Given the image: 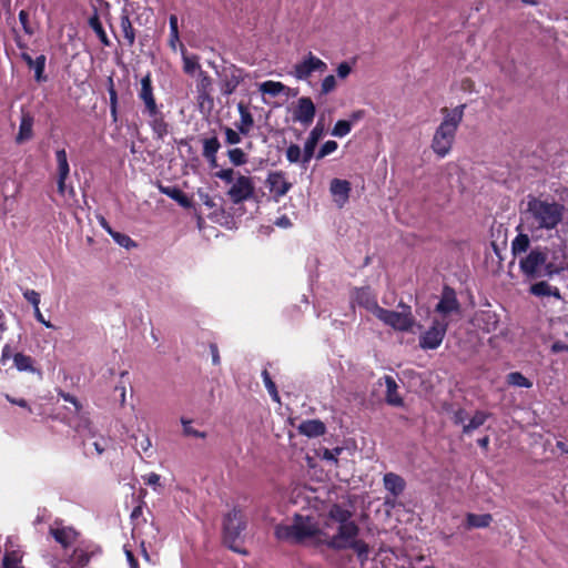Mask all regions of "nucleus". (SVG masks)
Returning a JSON list of instances; mask_svg holds the SVG:
<instances>
[{
  "mask_svg": "<svg viewBox=\"0 0 568 568\" xmlns=\"http://www.w3.org/2000/svg\"><path fill=\"white\" fill-rule=\"evenodd\" d=\"M196 84L197 106L201 113L209 120L213 112L212 80L206 72L200 71Z\"/></svg>",
  "mask_w": 568,
  "mask_h": 568,
  "instance_id": "7",
  "label": "nucleus"
},
{
  "mask_svg": "<svg viewBox=\"0 0 568 568\" xmlns=\"http://www.w3.org/2000/svg\"><path fill=\"white\" fill-rule=\"evenodd\" d=\"M144 480L146 485L155 487L160 485V475H158L156 473H150L144 477Z\"/></svg>",
  "mask_w": 568,
  "mask_h": 568,
  "instance_id": "63",
  "label": "nucleus"
},
{
  "mask_svg": "<svg viewBox=\"0 0 568 568\" xmlns=\"http://www.w3.org/2000/svg\"><path fill=\"white\" fill-rule=\"evenodd\" d=\"M45 61L47 58L44 54H40L34 59V63L31 69H34V79L37 82L47 81V77L43 74L45 69Z\"/></svg>",
  "mask_w": 568,
  "mask_h": 568,
  "instance_id": "41",
  "label": "nucleus"
},
{
  "mask_svg": "<svg viewBox=\"0 0 568 568\" xmlns=\"http://www.w3.org/2000/svg\"><path fill=\"white\" fill-rule=\"evenodd\" d=\"M144 114L149 116V125L153 132V136L156 141H163L170 132V124L165 120L163 112L159 106H154L153 110H144Z\"/></svg>",
  "mask_w": 568,
  "mask_h": 568,
  "instance_id": "11",
  "label": "nucleus"
},
{
  "mask_svg": "<svg viewBox=\"0 0 568 568\" xmlns=\"http://www.w3.org/2000/svg\"><path fill=\"white\" fill-rule=\"evenodd\" d=\"M184 62V72L187 74H194V72L200 69L199 59L196 55H184L183 57Z\"/></svg>",
  "mask_w": 568,
  "mask_h": 568,
  "instance_id": "46",
  "label": "nucleus"
},
{
  "mask_svg": "<svg viewBox=\"0 0 568 568\" xmlns=\"http://www.w3.org/2000/svg\"><path fill=\"white\" fill-rule=\"evenodd\" d=\"M59 396H60L63 400H65V402H68V403H71V404L74 406V408H75V412H77V413H80V412H81V409H82V404L78 400V398H77L75 396H73V395H72V394H70V393H65V392H60V393H59Z\"/></svg>",
  "mask_w": 568,
  "mask_h": 568,
  "instance_id": "57",
  "label": "nucleus"
},
{
  "mask_svg": "<svg viewBox=\"0 0 568 568\" xmlns=\"http://www.w3.org/2000/svg\"><path fill=\"white\" fill-rule=\"evenodd\" d=\"M121 31L128 47H132L135 42V31L130 20V16L126 10L122 11L120 17Z\"/></svg>",
  "mask_w": 568,
  "mask_h": 568,
  "instance_id": "26",
  "label": "nucleus"
},
{
  "mask_svg": "<svg viewBox=\"0 0 568 568\" xmlns=\"http://www.w3.org/2000/svg\"><path fill=\"white\" fill-rule=\"evenodd\" d=\"M266 185L270 192L274 194L275 200L284 196L292 187V183L286 181L284 173L281 171L271 172L267 175Z\"/></svg>",
  "mask_w": 568,
  "mask_h": 568,
  "instance_id": "13",
  "label": "nucleus"
},
{
  "mask_svg": "<svg viewBox=\"0 0 568 568\" xmlns=\"http://www.w3.org/2000/svg\"><path fill=\"white\" fill-rule=\"evenodd\" d=\"M69 176H62V175H58V181H57V184H58V193L61 194L62 196H64L67 193L74 197L75 196V191L72 186H70L69 189L67 187V184H65V181Z\"/></svg>",
  "mask_w": 568,
  "mask_h": 568,
  "instance_id": "51",
  "label": "nucleus"
},
{
  "mask_svg": "<svg viewBox=\"0 0 568 568\" xmlns=\"http://www.w3.org/2000/svg\"><path fill=\"white\" fill-rule=\"evenodd\" d=\"M342 450H343V448H341V447H336L333 450L325 448L323 450L322 458L325 460H331V462L337 463V455L341 454Z\"/></svg>",
  "mask_w": 568,
  "mask_h": 568,
  "instance_id": "58",
  "label": "nucleus"
},
{
  "mask_svg": "<svg viewBox=\"0 0 568 568\" xmlns=\"http://www.w3.org/2000/svg\"><path fill=\"white\" fill-rule=\"evenodd\" d=\"M91 557L92 552L82 547H77L68 558L67 564L69 568H84L89 565Z\"/></svg>",
  "mask_w": 568,
  "mask_h": 568,
  "instance_id": "22",
  "label": "nucleus"
},
{
  "mask_svg": "<svg viewBox=\"0 0 568 568\" xmlns=\"http://www.w3.org/2000/svg\"><path fill=\"white\" fill-rule=\"evenodd\" d=\"M352 71L351 65L347 62H342L337 67V75L341 79H345Z\"/></svg>",
  "mask_w": 568,
  "mask_h": 568,
  "instance_id": "61",
  "label": "nucleus"
},
{
  "mask_svg": "<svg viewBox=\"0 0 568 568\" xmlns=\"http://www.w3.org/2000/svg\"><path fill=\"white\" fill-rule=\"evenodd\" d=\"M227 155L230 161L236 166L245 164L247 160L246 154L239 148L229 150Z\"/></svg>",
  "mask_w": 568,
  "mask_h": 568,
  "instance_id": "44",
  "label": "nucleus"
},
{
  "mask_svg": "<svg viewBox=\"0 0 568 568\" xmlns=\"http://www.w3.org/2000/svg\"><path fill=\"white\" fill-rule=\"evenodd\" d=\"M286 158L291 163H296L301 159L303 160L301 148L297 144H291L286 150Z\"/></svg>",
  "mask_w": 568,
  "mask_h": 568,
  "instance_id": "48",
  "label": "nucleus"
},
{
  "mask_svg": "<svg viewBox=\"0 0 568 568\" xmlns=\"http://www.w3.org/2000/svg\"><path fill=\"white\" fill-rule=\"evenodd\" d=\"M477 321L479 323V326L488 333L495 332L499 326L498 315L490 310L483 311L477 317Z\"/></svg>",
  "mask_w": 568,
  "mask_h": 568,
  "instance_id": "24",
  "label": "nucleus"
},
{
  "mask_svg": "<svg viewBox=\"0 0 568 568\" xmlns=\"http://www.w3.org/2000/svg\"><path fill=\"white\" fill-rule=\"evenodd\" d=\"M316 113V108L311 98L303 97L297 101V108L294 111L293 119L303 124L312 123Z\"/></svg>",
  "mask_w": 568,
  "mask_h": 568,
  "instance_id": "14",
  "label": "nucleus"
},
{
  "mask_svg": "<svg viewBox=\"0 0 568 568\" xmlns=\"http://www.w3.org/2000/svg\"><path fill=\"white\" fill-rule=\"evenodd\" d=\"M55 160H57V170L58 175L69 176L70 174V165L68 162L67 151L64 149H60L55 151Z\"/></svg>",
  "mask_w": 568,
  "mask_h": 568,
  "instance_id": "37",
  "label": "nucleus"
},
{
  "mask_svg": "<svg viewBox=\"0 0 568 568\" xmlns=\"http://www.w3.org/2000/svg\"><path fill=\"white\" fill-rule=\"evenodd\" d=\"M386 384V402L392 406H402L403 398L397 392V383L392 376H385Z\"/></svg>",
  "mask_w": 568,
  "mask_h": 568,
  "instance_id": "29",
  "label": "nucleus"
},
{
  "mask_svg": "<svg viewBox=\"0 0 568 568\" xmlns=\"http://www.w3.org/2000/svg\"><path fill=\"white\" fill-rule=\"evenodd\" d=\"M352 128L351 121L338 120L333 128L332 134L337 138L345 136L349 133Z\"/></svg>",
  "mask_w": 568,
  "mask_h": 568,
  "instance_id": "43",
  "label": "nucleus"
},
{
  "mask_svg": "<svg viewBox=\"0 0 568 568\" xmlns=\"http://www.w3.org/2000/svg\"><path fill=\"white\" fill-rule=\"evenodd\" d=\"M226 142L229 144H237L241 142L240 131L236 132L231 128H225Z\"/></svg>",
  "mask_w": 568,
  "mask_h": 568,
  "instance_id": "59",
  "label": "nucleus"
},
{
  "mask_svg": "<svg viewBox=\"0 0 568 568\" xmlns=\"http://www.w3.org/2000/svg\"><path fill=\"white\" fill-rule=\"evenodd\" d=\"M159 190L162 194L178 202L182 207L189 209L192 205L191 199L176 185H160Z\"/></svg>",
  "mask_w": 568,
  "mask_h": 568,
  "instance_id": "20",
  "label": "nucleus"
},
{
  "mask_svg": "<svg viewBox=\"0 0 568 568\" xmlns=\"http://www.w3.org/2000/svg\"><path fill=\"white\" fill-rule=\"evenodd\" d=\"M465 108L466 104H460L453 110H449L448 108H443L440 110L444 119L436 129L432 140V150L438 156L444 158L449 153L457 129L463 121Z\"/></svg>",
  "mask_w": 568,
  "mask_h": 568,
  "instance_id": "2",
  "label": "nucleus"
},
{
  "mask_svg": "<svg viewBox=\"0 0 568 568\" xmlns=\"http://www.w3.org/2000/svg\"><path fill=\"white\" fill-rule=\"evenodd\" d=\"M234 171L232 169L227 170H221L215 173V176H219L220 179L226 181L227 183H231L233 181Z\"/></svg>",
  "mask_w": 568,
  "mask_h": 568,
  "instance_id": "62",
  "label": "nucleus"
},
{
  "mask_svg": "<svg viewBox=\"0 0 568 568\" xmlns=\"http://www.w3.org/2000/svg\"><path fill=\"white\" fill-rule=\"evenodd\" d=\"M239 111L241 114V122L237 125V130L240 131V133L246 135L251 131V129L254 124V120H253L252 114L248 112L247 108L244 105L243 102L239 103Z\"/></svg>",
  "mask_w": 568,
  "mask_h": 568,
  "instance_id": "32",
  "label": "nucleus"
},
{
  "mask_svg": "<svg viewBox=\"0 0 568 568\" xmlns=\"http://www.w3.org/2000/svg\"><path fill=\"white\" fill-rule=\"evenodd\" d=\"M493 521V516L490 514H467L466 516V523L465 527L466 529H473V528H486L488 527Z\"/></svg>",
  "mask_w": 568,
  "mask_h": 568,
  "instance_id": "28",
  "label": "nucleus"
},
{
  "mask_svg": "<svg viewBox=\"0 0 568 568\" xmlns=\"http://www.w3.org/2000/svg\"><path fill=\"white\" fill-rule=\"evenodd\" d=\"M139 99L143 101L144 103V110H153L154 106H158L154 93H153V87H152V79L151 74L148 73L141 79V89L139 91Z\"/></svg>",
  "mask_w": 568,
  "mask_h": 568,
  "instance_id": "17",
  "label": "nucleus"
},
{
  "mask_svg": "<svg viewBox=\"0 0 568 568\" xmlns=\"http://www.w3.org/2000/svg\"><path fill=\"white\" fill-rule=\"evenodd\" d=\"M203 154L210 164L213 165V136L204 140Z\"/></svg>",
  "mask_w": 568,
  "mask_h": 568,
  "instance_id": "56",
  "label": "nucleus"
},
{
  "mask_svg": "<svg viewBox=\"0 0 568 568\" xmlns=\"http://www.w3.org/2000/svg\"><path fill=\"white\" fill-rule=\"evenodd\" d=\"M300 432L308 437H316L325 434V424L318 419H312L303 422L300 427Z\"/></svg>",
  "mask_w": 568,
  "mask_h": 568,
  "instance_id": "27",
  "label": "nucleus"
},
{
  "mask_svg": "<svg viewBox=\"0 0 568 568\" xmlns=\"http://www.w3.org/2000/svg\"><path fill=\"white\" fill-rule=\"evenodd\" d=\"M376 317L384 324L393 327L396 331L408 332L415 325L412 312L405 307V311L395 312L385 308L377 310Z\"/></svg>",
  "mask_w": 568,
  "mask_h": 568,
  "instance_id": "6",
  "label": "nucleus"
},
{
  "mask_svg": "<svg viewBox=\"0 0 568 568\" xmlns=\"http://www.w3.org/2000/svg\"><path fill=\"white\" fill-rule=\"evenodd\" d=\"M329 190L335 202L342 207L349 197L351 183L346 180L333 179Z\"/></svg>",
  "mask_w": 568,
  "mask_h": 568,
  "instance_id": "18",
  "label": "nucleus"
},
{
  "mask_svg": "<svg viewBox=\"0 0 568 568\" xmlns=\"http://www.w3.org/2000/svg\"><path fill=\"white\" fill-rule=\"evenodd\" d=\"M521 272L529 278L551 277L561 268L548 261V250L536 247L519 261Z\"/></svg>",
  "mask_w": 568,
  "mask_h": 568,
  "instance_id": "5",
  "label": "nucleus"
},
{
  "mask_svg": "<svg viewBox=\"0 0 568 568\" xmlns=\"http://www.w3.org/2000/svg\"><path fill=\"white\" fill-rule=\"evenodd\" d=\"M326 69V63L310 52L302 62L294 65L293 74L298 80H306L313 72H324Z\"/></svg>",
  "mask_w": 568,
  "mask_h": 568,
  "instance_id": "10",
  "label": "nucleus"
},
{
  "mask_svg": "<svg viewBox=\"0 0 568 568\" xmlns=\"http://www.w3.org/2000/svg\"><path fill=\"white\" fill-rule=\"evenodd\" d=\"M49 534L64 549L73 545L79 536L78 531L72 527H50Z\"/></svg>",
  "mask_w": 568,
  "mask_h": 568,
  "instance_id": "16",
  "label": "nucleus"
},
{
  "mask_svg": "<svg viewBox=\"0 0 568 568\" xmlns=\"http://www.w3.org/2000/svg\"><path fill=\"white\" fill-rule=\"evenodd\" d=\"M355 301L358 305L365 307L367 311L373 313L375 316L377 315V310L382 307L378 306L375 297L372 295L369 288H359L356 290Z\"/></svg>",
  "mask_w": 568,
  "mask_h": 568,
  "instance_id": "21",
  "label": "nucleus"
},
{
  "mask_svg": "<svg viewBox=\"0 0 568 568\" xmlns=\"http://www.w3.org/2000/svg\"><path fill=\"white\" fill-rule=\"evenodd\" d=\"M336 88V79L334 75L329 74L325 77L321 84V94L325 95L329 92L334 91Z\"/></svg>",
  "mask_w": 568,
  "mask_h": 568,
  "instance_id": "50",
  "label": "nucleus"
},
{
  "mask_svg": "<svg viewBox=\"0 0 568 568\" xmlns=\"http://www.w3.org/2000/svg\"><path fill=\"white\" fill-rule=\"evenodd\" d=\"M260 91L263 94H270L272 97H275L284 91H290V89L281 82L266 81L260 85Z\"/></svg>",
  "mask_w": 568,
  "mask_h": 568,
  "instance_id": "36",
  "label": "nucleus"
},
{
  "mask_svg": "<svg viewBox=\"0 0 568 568\" xmlns=\"http://www.w3.org/2000/svg\"><path fill=\"white\" fill-rule=\"evenodd\" d=\"M13 364L20 372H34L32 357L23 353L13 354Z\"/></svg>",
  "mask_w": 568,
  "mask_h": 568,
  "instance_id": "34",
  "label": "nucleus"
},
{
  "mask_svg": "<svg viewBox=\"0 0 568 568\" xmlns=\"http://www.w3.org/2000/svg\"><path fill=\"white\" fill-rule=\"evenodd\" d=\"M22 556L18 550L6 551L1 568H24L21 565Z\"/></svg>",
  "mask_w": 568,
  "mask_h": 568,
  "instance_id": "35",
  "label": "nucleus"
},
{
  "mask_svg": "<svg viewBox=\"0 0 568 568\" xmlns=\"http://www.w3.org/2000/svg\"><path fill=\"white\" fill-rule=\"evenodd\" d=\"M529 292L535 296H554L556 298H561L559 290L557 287H551L544 281L532 284Z\"/></svg>",
  "mask_w": 568,
  "mask_h": 568,
  "instance_id": "30",
  "label": "nucleus"
},
{
  "mask_svg": "<svg viewBox=\"0 0 568 568\" xmlns=\"http://www.w3.org/2000/svg\"><path fill=\"white\" fill-rule=\"evenodd\" d=\"M247 527V519L239 508H233L222 519V542L234 552L247 556L248 551L243 547Z\"/></svg>",
  "mask_w": 568,
  "mask_h": 568,
  "instance_id": "3",
  "label": "nucleus"
},
{
  "mask_svg": "<svg viewBox=\"0 0 568 568\" xmlns=\"http://www.w3.org/2000/svg\"><path fill=\"white\" fill-rule=\"evenodd\" d=\"M33 118L30 114H23L21 118L19 132L16 138L17 143H23L33 136Z\"/></svg>",
  "mask_w": 568,
  "mask_h": 568,
  "instance_id": "25",
  "label": "nucleus"
},
{
  "mask_svg": "<svg viewBox=\"0 0 568 568\" xmlns=\"http://www.w3.org/2000/svg\"><path fill=\"white\" fill-rule=\"evenodd\" d=\"M488 415L481 410H477L474 416L468 417L467 423L464 424L463 434H470L479 428L486 422Z\"/></svg>",
  "mask_w": 568,
  "mask_h": 568,
  "instance_id": "33",
  "label": "nucleus"
},
{
  "mask_svg": "<svg viewBox=\"0 0 568 568\" xmlns=\"http://www.w3.org/2000/svg\"><path fill=\"white\" fill-rule=\"evenodd\" d=\"M435 310H436V312H438L443 315H448L452 312L459 310V303L456 298V293L452 287H449V286L444 287L440 301L436 305Z\"/></svg>",
  "mask_w": 568,
  "mask_h": 568,
  "instance_id": "15",
  "label": "nucleus"
},
{
  "mask_svg": "<svg viewBox=\"0 0 568 568\" xmlns=\"http://www.w3.org/2000/svg\"><path fill=\"white\" fill-rule=\"evenodd\" d=\"M108 93L110 98V114L115 123L118 121V92L112 78H109Z\"/></svg>",
  "mask_w": 568,
  "mask_h": 568,
  "instance_id": "38",
  "label": "nucleus"
},
{
  "mask_svg": "<svg viewBox=\"0 0 568 568\" xmlns=\"http://www.w3.org/2000/svg\"><path fill=\"white\" fill-rule=\"evenodd\" d=\"M88 23L90 28L95 32L97 37L101 41V43L105 47H109L111 44L104 29L102 26V22L100 20V17L98 12H94L88 20Z\"/></svg>",
  "mask_w": 568,
  "mask_h": 568,
  "instance_id": "31",
  "label": "nucleus"
},
{
  "mask_svg": "<svg viewBox=\"0 0 568 568\" xmlns=\"http://www.w3.org/2000/svg\"><path fill=\"white\" fill-rule=\"evenodd\" d=\"M452 420L455 425H462L464 427V424L467 423L468 415L465 409L458 408L456 410L452 412Z\"/></svg>",
  "mask_w": 568,
  "mask_h": 568,
  "instance_id": "54",
  "label": "nucleus"
},
{
  "mask_svg": "<svg viewBox=\"0 0 568 568\" xmlns=\"http://www.w3.org/2000/svg\"><path fill=\"white\" fill-rule=\"evenodd\" d=\"M181 423L183 425V434L184 436H194V437H200V438H205L206 437V434L204 432H200V430H196L192 427V420L190 419H185V418H181Z\"/></svg>",
  "mask_w": 568,
  "mask_h": 568,
  "instance_id": "47",
  "label": "nucleus"
},
{
  "mask_svg": "<svg viewBox=\"0 0 568 568\" xmlns=\"http://www.w3.org/2000/svg\"><path fill=\"white\" fill-rule=\"evenodd\" d=\"M324 132V126L322 124H317L310 133V136L307 138L305 144H304V151H303V163L310 162V160L314 155V151L316 149V145L322 138Z\"/></svg>",
  "mask_w": 568,
  "mask_h": 568,
  "instance_id": "19",
  "label": "nucleus"
},
{
  "mask_svg": "<svg viewBox=\"0 0 568 568\" xmlns=\"http://www.w3.org/2000/svg\"><path fill=\"white\" fill-rule=\"evenodd\" d=\"M564 205L556 202H546L530 197L527 203V213L538 229H555L562 220Z\"/></svg>",
  "mask_w": 568,
  "mask_h": 568,
  "instance_id": "4",
  "label": "nucleus"
},
{
  "mask_svg": "<svg viewBox=\"0 0 568 568\" xmlns=\"http://www.w3.org/2000/svg\"><path fill=\"white\" fill-rule=\"evenodd\" d=\"M405 485V480L397 474L387 473L384 476V486L394 497L404 491Z\"/></svg>",
  "mask_w": 568,
  "mask_h": 568,
  "instance_id": "23",
  "label": "nucleus"
},
{
  "mask_svg": "<svg viewBox=\"0 0 568 568\" xmlns=\"http://www.w3.org/2000/svg\"><path fill=\"white\" fill-rule=\"evenodd\" d=\"M448 323L445 321L434 320L432 326L419 336V346L423 349H436L442 344Z\"/></svg>",
  "mask_w": 568,
  "mask_h": 568,
  "instance_id": "8",
  "label": "nucleus"
},
{
  "mask_svg": "<svg viewBox=\"0 0 568 568\" xmlns=\"http://www.w3.org/2000/svg\"><path fill=\"white\" fill-rule=\"evenodd\" d=\"M169 22H170L169 45L175 51L176 44L180 42L178 17L175 14H171L169 18Z\"/></svg>",
  "mask_w": 568,
  "mask_h": 568,
  "instance_id": "40",
  "label": "nucleus"
},
{
  "mask_svg": "<svg viewBox=\"0 0 568 568\" xmlns=\"http://www.w3.org/2000/svg\"><path fill=\"white\" fill-rule=\"evenodd\" d=\"M254 186L250 178L240 175L230 187L227 194L233 203L237 204L253 195Z\"/></svg>",
  "mask_w": 568,
  "mask_h": 568,
  "instance_id": "12",
  "label": "nucleus"
},
{
  "mask_svg": "<svg viewBox=\"0 0 568 568\" xmlns=\"http://www.w3.org/2000/svg\"><path fill=\"white\" fill-rule=\"evenodd\" d=\"M6 399L13 405L27 408L30 413L32 412L31 407L28 405V402L24 398H16L7 394Z\"/></svg>",
  "mask_w": 568,
  "mask_h": 568,
  "instance_id": "60",
  "label": "nucleus"
},
{
  "mask_svg": "<svg viewBox=\"0 0 568 568\" xmlns=\"http://www.w3.org/2000/svg\"><path fill=\"white\" fill-rule=\"evenodd\" d=\"M353 505L332 504L323 515L322 527L310 516L296 514L291 524H278L274 535L280 541L301 544L314 538L316 544L325 545L335 551L352 549L363 564L368 559L369 546L359 539L361 528L353 520Z\"/></svg>",
  "mask_w": 568,
  "mask_h": 568,
  "instance_id": "1",
  "label": "nucleus"
},
{
  "mask_svg": "<svg viewBox=\"0 0 568 568\" xmlns=\"http://www.w3.org/2000/svg\"><path fill=\"white\" fill-rule=\"evenodd\" d=\"M529 244H530V240L527 234H523V233L518 234L511 244V251H513L514 255H518V254L527 252V250L529 248Z\"/></svg>",
  "mask_w": 568,
  "mask_h": 568,
  "instance_id": "39",
  "label": "nucleus"
},
{
  "mask_svg": "<svg viewBox=\"0 0 568 568\" xmlns=\"http://www.w3.org/2000/svg\"><path fill=\"white\" fill-rule=\"evenodd\" d=\"M23 296L30 304H32V306L34 307V311H38V307L40 304V294L38 292H36L34 290L27 288L23 292Z\"/></svg>",
  "mask_w": 568,
  "mask_h": 568,
  "instance_id": "53",
  "label": "nucleus"
},
{
  "mask_svg": "<svg viewBox=\"0 0 568 568\" xmlns=\"http://www.w3.org/2000/svg\"><path fill=\"white\" fill-rule=\"evenodd\" d=\"M262 376H263V379H264V383H265V386L270 393V395L272 396V398L275 400V402H280V395H278V392L276 389V385L275 383L272 381L268 372L266 369H264L262 372Z\"/></svg>",
  "mask_w": 568,
  "mask_h": 568,
  "instance_id": "45",
  "label": "nucleus"
},
{
  "mask_svg": "<svg viewBox=\"0 0 568 568\" xmlns=\"http://www.w3.org/2000/svg\"><path fill=\"white\" fill-rule=\"evenodd\" d=\"M126 559L130 565V568H139V561L134 557L133 552L131 550H125Z\"/></svg>",
  "mask_w": 568,
  "mask_h": 568,
  "instance_id": "64",
  "label": "nucleus"
},
{
  "mask_svg": "<svg viewBox=\"0 0 568 568\" xmlns=\"http://www.w3.org/2000/svg\"><path fill=\"white\" fill-rule=\"evenodd\" d=\"M111 236L119 245H121L123 247L129 248L131 246H135L134 241L126 234H123L120 232H114V233H111Z\"/></svg>",
  "mask_w": 568,
  "mask_h": 568,
  "instance_id": "49",
  "label": "nucleus"
},
{
  "mask_svg": "<svg viewBox=\"0 0 568 568\" xmlns=\"http://www.w3.org/2000/svg\"><path fill=\"white\" fill-rule=\"evenodd\" d=\"M217 74L221 81V91L226 95L235 90L243 78L241 69L236 68L234 64H226L225 62L221 70L217 71Z\"/></svg>",
  "mask_w": 568,
  "mask_h": 568,
  "instance_id": "9",
  "label": "nucleus"
},
{
  "mask_svg": "<svg viewBox=\"0 0 568 568\" xmlns=\"http://www.w3.org/2000/svg\"><path fill=\"white\" fill-rule=\"evenodd\" d=\"M507 378L508 383L514 386L529 388L532 385L531 382L519 372L508 374Z\"/></svg>",
  "mask_w": 568,
  "mask_h": 568,
  "instance_id": "42",
  "label": "nucleus"
},
{
  "mask_svg": "<svg viewBox=\"0 0 568 568\" xmlns=\"http://www.w3.org/2000/svg\"><path fill=\"white\" fill-rule=\"evenodd\" d=\"M19 21H20L26 34L32 36L34 33V30L31 27L30 21H29V12L28 11L21 10L19 12Z\"/></svg>",
  "mask_w": 568,
  "mask_h": 568,
  "instance_id": "52",
  "label": "nucleus"
},
{
  "mask_svg": "<svg viewBox=\"0 0 568 568\" xmlns=\"http://www.w3.org/2000/svg\"><path fill=\"white\" fill-rule=\"evenodd\" d=\"M337 149V143L335 141H326L317 153V159H323L333 151Z\"/></svg>",
  "mask_w": 568,
  "mask_h": 568,
  "instance_id": "55",
  "label": "nucleus"
}]
</instances>
